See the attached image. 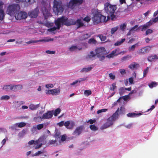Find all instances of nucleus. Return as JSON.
I'll return each mask as SVG.
<instances>
[{
    "instance_id": "obj_1",
    "label": "nucleus",
    "mask_w": 158,
    "mask_h": 158,
    "mask_svg": "<svg viewBox=\"0 0 158 158\" xmlns=\"http://www.w3.org/2000/svg\"><path fill=\"white\" fill-rule=\"evenodd\" d=\"M119 51V48H117L113 50L109 54L106 55V51L104 47L97 48L95 49L96 55L100 61L104 60L106 57L110 58L120 54L121 52Z\"/></svg>"
},
{
    "instance_id": "obj_2",
    "label": "nucleus",
    "mask_w": 158,
    "mask_h": 158,
    "mask_svg": "<svg viewBox=\"0 0 158 158\" xmlns=\"http://www.w3.org/2000/svg\"><path fill=\"white\" fill-rule=\"evenodd\" d=\"M55 23L57 27L58 30L60 29L61 25L69 26L74 25L75 23L72 19H69L67 17L64 16L58 18L55 21Z\"/></svg>"
},
{
    "instance_id": "obj_3",
    "label": "nucleus",
    "mask_w": 158,
    "mask_h": 158,
    "mask_svg": "<svg viewBox=\"0 0 158 158\" xmlns=\"http://www.w3.org/2000/svg\"><path fill=\"white\" fill-rule=\"evenodd\" d=\"M119 108H118L112 116L107 119L106 122L101 127V129L102 130L106 129L113 124L114 122L118 118L119 116Z\"/></svg>"
},
{
    "instance_id": "obj_4",
    "label": "nucleus",
    "mask_w": 158,
    "mask_h": 158,
    "mask_svg": "<svg viewBox=\"0 0 158 158\" xmlns=\"http://www.w3.org/2000/svg\"><path fill=\"white\" fill-rule=\"evenodd\" d=\"M20 6L18 4H12L9 5L6 11L7 13L10 16H14L19 12L20 9Z\"/></svg>"
},
{
    "instance_id": "obj_5",
    "label": "nucleus",
    "mask_w": 158,
    "mask_h": 158,
    "mask_svg": "<svg viewBox=\"0 0 158 158\" xmlns=\"http://www.w3.org/2000/svg\"><path fill=\"white\" fill-rule=\"evenodd\" d=\"M53 3V11L57 15H60L64 10V8L61 2L54 0Z\"/></svg>"
},
{
    "instance_id": "obj_6",
    "label": "nucleus",
    "mask_w": 158,
    "mask_h": 158,
    "mask_svg": "<svg viewBox=\"0 0 158 158\" xmlns=\"http://www.w3.org/2000/svg\"><path fill=\"white\" fill-rule=\"evenodd\" d=\"M93 22L95 24H98L100 22H106L107 19L106 16L102 15L100 12L96 13L92 18Z\"/></svg>"
},
{
    "instance_id": "obj_7",
    "label": "nucleus",
    "mask_w": 158,
    "mask_h": 158,
    "mask_svg": "<svg viewBox=\"0 0 158 158\" xmlns=\"http://www.w3.org/2000/svg\"><path fill=\"white\" fill-rule=\"evenodd\" d=\"M105 9L106 13L109 15L110 14L114 13L116 9V6L106 3L105 4Z\"/></svg>"
},
{
    "instance_id": "obj_8",
    "label": "nucleus",
    "mask_w": 158,
    "mask_h": 158,
    "mask_svg": "<svg viewBox=\"0 0 158 158\" xmlns=\"http://www.w3.org/2000/svg\"><path fill=\"white\" fill-rule=\"evenodd\" d=\"M153 45L148 46L144 47L142 48L137 51V52L139 55L144 54L149 52L151 49V48L153 47Z\"/></svg>"
},
{
    "instance_id": "obj_9",
    "label": "nucleus",
    "mask_w": 158,
    "mask_h": 158,
    "mask_svg": "<svg viewBox=\"0 0 158 158\" xmlns=\"http://www.w3.org/2000/svg\"><path fill=\"white\" fill-rule=\"evenodd\" d=\"M27 17V14L24 12L20 11L18 12L15 16L16 19L18 20H21L22 19H25Z\"/></svg>"
},
{
    "instance_id": "obj_10",
    "label": "nucleus",
    "mask_w": 158,
    "mask_h": 158,
    "mask_svg": "<svg viewBox=\"0 0 158 158\" xmlns=\"http://www.w3.org/2000/svg\"><path fill=\"white\" fill-rule=\"evenodd\" d=\"M53 39L48 38L47 39L40 40H31L27 42L26 43L27 44H33L39 42H47L50 41H53Z\"/></svg>"
},
{
    "instance_id": "obj_11",
    "label": "nucleus",
    "mask_w": 158,
    "mask_h": 158,
    "mask_svg": "<svg viewBox=\"0 0 158 158\" xmlns=\"http://www.w3.org/2000/svg\"><path fill=\"white\" fill-rule=\"evenodd\" d=\"M39 10L37 9H35L28 13V15L31 18H35L37 16Z\"/></svg>"
},
{
    "instance_id": "obj_12",
    "label": "nucleus",
    "mask_w": 158,
    "mask_h": 158,
    "mask_svg": "<svg viewBox=\"0 0 158 158\" xmlns=\"http://www.w3.org/2000/svg\"><path fill=\"white\" fill-rule=\"evenodd\" d=\"M83 128V127L82 126H81L77 127L73 132V134L74 135H79L81 133Z\"/></svg>"
},
{
    "instance_id": "obj_13",
    "label": "nucleus",
    "mask_w": 158,
    "mask_h": 158,
    "mask_svg": "<svg viewBox=\"0 0 158 158\" xmlns=\"http://www.w3.org/2000/svg\"><path fill=\"white\" fill-rule=\"evenodd\" d=\"M53 116V114L50 111H48L43 114L42 116L43 119H48L51 118Z\"/></svg>"
},
{
    "instance_id": "obj_14",
    "label": "nucleus",
    "mask_w": 158,
    "mask_h": 158,
    "mask_svg": "<svg viewBox=\"0 0 158 158\" xmlns=\"http://www.w3.org/2000/svg\"><path fill=\"white\" fill-rule=\"evenodd\" d=\"M72 20L75 23L74 25L77 24L78 28L83 26L84 25V23L82 22L81 19H78L76 21H75L73 19H72Z\"/></svg>"
},
{
    "instance_id": "obj_15",
    "label": "nucleus",
    "mask_w": 158,
    "mask_h": 158,
    "mask_svg": "<svg viewBox=\"0 0 158 158\" xmlns=\"http://www.w3.org/2000/svg\"><path fill=\"white\" fill-rule=\"evenodd\" d=\"M139 66V64L135 62H133L130 64L128 67L131 69L133 70L134 69H137Z\"/></svg>"
},
{
    "instance_id": "obj_16",
    "label": "nucleus",
    "mask_w": 158,
    "mask_h": 158,
    "mask_svg": "<svg viewBox=\"0 0 158 158\" xmlns=\"http://www.w3.org/2000/svg\"><path fill=\"white\" fill-rule=\"evenodd\" d=\"M158 59V55L157 56L156 55H152L148 56L147 58L148 60V61L152 62L154 61V59Z\"/></svg>"
},
{
    "instance_id": "obj_17",
    "label": "nucleus",
    "mask_w": 158,
    "mask_h": 158,
    "mask_svg": "<svg viewBox=\"0 0 158 158\" xmlns=\"http://www.w3.org/2000/svg\"><path fill=\"white\" fill-rule=\"evenodd\" d=\"M3 5L2 2L0 1V7ZM5 17L4 12L3 10L0 9V20H2Z\"/></svg>"
},
{
    "instance_id": "obj_18",
    "label": "nucleus",
    "mask_w": 158,
    "mask_h": 158,
    "mask_svg": "<svg viewBox=\"0 0 158 158\" xmlns=\"http://www.w3.org/2000/svg\"><path fill=\"white\" fill-rule=\"evenodd\" d=\"M42 12L45 18L48 17L50 14L46 7H43L42 8Z\"/></svg>"
},
{
    "instance_id": "obj_19",
    "label": "nucleus",
    "mask_w": 158,
    "mask_h": 158,
    "mask_svg": "<svg viewBox=\"0 0 158 158\" xmlns=\"http://www.w3.org/2000/svg\"><path fill=\"white\" fill-rule=\"evenodd\" d=\"M82 49L81 47H78L77 46L73 45L69 48V50L71 51H76L80 50Z\"/></svg>"
},
{
    "instance_id": "obj_20",
    "label": "nucleus",
    "mask_w": 158,
    "mask_h": 158,
    "mask_svg": "<svg viewBox=\"0 0 158 158\" xmlns=\"http://www.w3.org/2000/svg\"><path fill=\"white\" fill-rule=\"evenodd\" d=\"M75 6L76 5L75 4L73 0H71L69 2L67 6L68 8L73 9Z\"/></svg>"
},
{
    "instance_id": "obj_21",
    "label": "nucleus",
    "mask_w": 158,
    "mask_h": 158,
    "mask_svg": "<svg viewBox=\"0 0 158 158\" xmlns=\"http://www.w3.org/2000/svg\"><path fill=\"white\" fill-rule=\"evenodd\" d=\"M96 55V54H95L94 52L93 51H91L90 52V54L86 56V59L87 60L91 59L92 58L95 57Z\"/></svg>"
},
{
    "instance_id": "obj_22",
    "label": "nucleus",
    "mask_w": 158,
    "mask_h": 158,
    "mask_svg": "<svg viewBox=\"0 0 158 158\" xmlns=\"http://www.w3.org/2000/svg\"><path fill=\"white\" fill-rule=\"evenodd\" d=\"M39 106V104L34 105L33 104H30L29 106L30 109L32 110H36Z\"/></svg>"
},
{
    "instance_id": "obj_23",
    "label": "nucleus",
    "mask_w": 158,
    "mask_h": 158,
    "mask_svg": "<svg viewBox=\"0 0 158 158\" xmlns=\"http://www.w3.org/2000/svg\"><path fill=\"white\" fill-rule=\"evenodd\" d=\"M93 68L92 67H90L87 68H84L80 71L81 73L87 72L90 71Z\"/></svg>"
},
{
    "instance_id": "obj_24",
    "label": "nucleus",
    "mask_w": 158,
    "mask_h": 158,
    "mask_svg": "<svg viewBox=\"0 0 158 158\" xmlns=\"http://www.w3.org/2000/svg\"><path fill=\"white\" fill-rule=\"evenodd\" d=\"M125 40V38L122 39L121 40L118 41L117 42L115 43L114 44V45L115 46H118L120 45L122 43H123Z\"/></svg>"
},
{
    "instance_id": "obj_25",
    "label": "nucleus",
    "mask_w": 158,
    "mask_h": 158,
    "mask_svg": "<svg viewBox=\"0 0 158 158\" xmlns=\"http://www.w3.org/2000/svg\"><path fill=\"white\" fill-rule=\"evenodd\" d=\"M15 85H5L4 87H3V89L6 90H8V89H10L11 90H12L13 88V87Z\"/></svg>"
},
{
    "instance_id": "obj_26",
    "label": "nucleus",
    "mask_w": 158,
    "mask_h": 158,
    "mask_svg": "<svg viewBox=\"0 0 158 158\" xmlns=\"http://www.w3.org/2000/svg\"><path fill=\"white\" fill-rule=\"evenodd\" d=\"M90 36V34L87 33L81 36V39L82 40H85L89 38Z\"/></svg>"
},
{
    "instance_id": "obj_27",
    "label": "nucleus",
    "mask_w": 158,
    "mask_h": 158,
    "mask_svg": "<svg viewBox=\"0 0 158 158\" xmlns=\"http://www.w3.org/2000/svg\"><path fill=\"white\" fill-rule=\"evenodd\" d=\"M125 92V89L124 88L121 87L119 89V93L120 96L123 95Z\"/></svg>"
},
{
    "instance_id": "obj_28",
    "label": "nucleus",
    "mask_w": 158,
    "mask_h": 158,
    "mask_svg": "<svg viewBox=\"0 0 158 158\" xmlns=\"http://www.w3.org/2000/svg\"><path fill=\"white\" fill-rule=\"evenodd\" d=\"M42 119H43V118H42V116H37L34 117L33 119L35 122H40L41 121Z\"/></svg>"
},
{
    "instance_id": "obj_29",
    "label": "nucleus",
    "mask_w": 158,
    "mask_h": 158,
    "mask_svg": "<svg viewBox=\"0 0 158 158\" xmlns=\"http://www.w3.org/2000/svg\"><path fill=\"white\" fill-rule=\"evenodd\" d=\"M149 27V25H147L146 24H144L142 26H140L139 27H141V31H143L144 30H145L147 29Z\"/></svg>"
},
{
    "instance_id": "obj_30",
    "label": "nucleus",
    "mask_w": 158,
    "mask_h": 158,
    "mask_svg": "<svg viewBox=\"0 0 158 158\" xmlns=\"http://www.w3.org/2000/svg\"><path fill=\"white\" fill-rule=\"evenodd\" d=\"M73 1L76 5H81L83 2V0H73Z\"/></svg>"
},
{
    "instance_id": "obj_31",
    "label": "nucleus",
    "mask_w": 158,
    "mask_h": 158,
    "mask_svg": "<svg viewBox=\"0 0 158 158\" xmlns=\"http://www.w3.org/2000/svg\"><path fill=\"white\" fill-rule=\"evenodd\" d=\"M70 126L68 127L69 129H72L75 125V123L73 121H70Z\"/></svg>"
},
{
    "instance_id": "obj_32",
    "label": "nucleus",
    "mask_w": 158,
    "mask_h": 158,
    "mask_svg": "<svg viewBox=\"0 0 158 158\" xmlns=\"http://www.w3.org/2000/svg\"><path fill=\"white\" fill-rule=\"evenodd\" d=\"M60 112V108H57L55 110L54 113L53 114L55 116H57Z\"/></svg>"
},
{
    "instance_id": "obj_33",
    "label": "nucleus",
    "mask_w": 158,
    "mask_h": 158,
    "mask_svg": "<svg viewBox=\"0 0 158 158\" xmlns=\"http://www.w3.org/2000/svg\"><path fill=\"white\" fill-rule=\"evenodd\" d=\"M98 37L102 41H105L106 39V36L102 34L99 35Z\"/></svg>"
},
{
    "instance_id": "obj_34",
    "label": "nucleus",
    "mask_w": 158,
    "mask_h": 158,
    "mask_svg": "<svg viewBox=\"0 0 158 158\" xmlns=\"http://www.w3.org/2000/svg\"><path fill=\"white\" fill-rule=\"evenodd\" d=\"M16 125H18L19 127H24L26 125V123L24 122H21L19 123H17Z\"/></svg>"
},
{
    "instance_id": "obj_35",
    "label": "nucleus",
    "mask_w": 158,
    "mask_h": 158,
    "mask_svg": "<svg viewBox=\"0 0 158 158\" xmlns=\"http://www.w3.org/2000/svg\"><path fill=\"white\" fill-rule=\"evenodd\" d=\"M138 26L137 25H135L134 26L132 27L130 29V31H137L139 29V27H138Z\"/></svg>"
},
{
    "instance_id": "obj_36",
    "label": "nucleus",
    "mask_w": 158,
    "mask_h": 158,
    "mask_svg": "<svg viewBox=\"0 0 158 158\" xmlns=\"http://www.w3.org/2000/svg\"><path fill=\"white\" fill-rule=\"evenodd\" d=\"M10 99V97L8 95H3L0 98V100H7Z\"/></svg>"
},
{
    "instance_id": "obj_37",
    "label": "nucleus",
    "mask_w": 158,
    "mask_h": 158,
    "mask_svg": "<svg viewBox=\"0 0 158 158\" xmlns=\"http://www.w3.org/2000/svg\"><path fill=\"white\" fill-rule=\"evenodd\" d=\"M137 115L138 114L134 113H131L128 114H127V116L128 117H133L137 116Z\"/></svg>"
},
{
    "instance_id": "obj_38",
    "label": "nucleus",
    "mask_w": 158,
    "mask_h": 158,
    "mask_svg": "<svg viewBox=\"0 0 158 158\" xmlns=\"http://www.w3.org/2000/svg\"><path fill=\"white\" fill-rule=\"evenodd\" d=\"M116 83H114L111 84L112 87L110 88V89L111 90L114 91V89L116 88Z\"/></svg>"
},
{
    "instance_id": "obj_39",
    "label": "nucleus",
    "mask_w": 158,
    "mask_h": 158,
    "mask_svg": "<svg viewBox=\"0 0 158 158\" xmlns=\"http://www.w3.org/2000/svg\"><path fill=\"white\" fill-rule=\"evenodd\" d=\"M92 94V92L90 90H85L84 92V94L85 95L88 96L89 95L91 94Z\"/></svg>"
},
{
    "instance_id": "obj_40",
    "label": "nucleus",
    "mask_w": 158,
    "mask_h": 158,
    "mask_svg": "<svg viewBox=\"0 0 158 158\" xmlns=\"http://www.w3.org/2000/svg\"><path fill=\"white\" fill-rule=\"evenodd\" d=\"M96 41L94 38H91L89 40L88 43L89 44H95Z\"/></svg>"
},
{
    "instance_id": "obj_41",
    "label": "nucleus",
    "mask_w": 158,
    "mask_h": 158,
    "mask_svg": "<svg viewBox=\"0 0 158 158\" xmlns=\"http://www.w3.org/2000/svg\"><path fill=\"white\" fill-rule=\"evenodd\" d=\"M156 85V82H152L150 84H148V86L150 88H152L153 87H155Z\"/></svg>"
},
{
    "instance_id": "obj_42",
    "label": "nucleus",
    "mask_w": 158,
    "mask_h": 158,
    "mask_svg": "<svg viewBox=\"0 0 158 158\" xmlns=\"http://www.w3.org/2000/svg\"><path fill=\"white\" fill-rule=\"evenodd\" d=\"M89 127L90 129L92 130L95 131L98 130L97 127L94 125H90Z\"/></svg>"
},
{
    "instance_id": "obj_43",
    "label": "nucleus",
    "mask_w": 158,
    "mask_h": 158,
    "mask_svg": "<svg viewBox=\"0 0 158 158\" xmlns=\"http://www.w3.org/2000/svg\"><path fill=\"white\" fill-rule=\"evenodd\" d=\"M153 32L152 30L151 29H149L146 30L145 34L146 35H148L149 34L152 33Z\"/></svg>"
},
{
    "instance_id": "obj_44",
    "label": "nucleus",
    "mask_w": 158,
    "mask_h": 158,
    "mask_svg": "<svg viewBox=\"0 0 158 158\" xmlns=\"http://www.w3.org/2000/svg\"><path fill=\"white\" fill-rule=\"evenodd\" d=\"M118 27H115L112 28L111 30V33L112 34H114L118 30Z\"/></svg>"
},
{
    "instance_id": "obj_45",
    "label": "nucleus",
    "mask_w": 158,
    "mask_h": 158,
    "mask_svg": "<svg viewBox=\"0 0 158 158\" xmlns=\"http://www.w3.org/2000/svg\"><path fill=\"white\" fill-rule=\"evenodd\" d=\"M138 44V43H136L133 45H132V46H131V47H130L129 48V51H134L135 48L136 46Z\"/></svg>"
},
{
    "instance_id": "obj_46",
    "label": "nucleus",
    "mask_w": 158,
    "mask_h": 158,
    "mask_svg": "<svg viewBox=\"0 0 158 158\" xmlns=\"http://www.w3.org/2000/svg\"><path fill=\"white\" fill-rule=\"evenodd\" d=\"M44 125L43 124H40L36 126L37 129L38 130H40L44 127Z\"/></svg>"
},
{
    "instance_id": "obj_47",
    "label": "nucleus",
    "mask_w": 158,
    "mask_h": 158,
    "mask_svg": "<svg viewBox=\"0 0 158 158\" xmlns=\"http://www.w3.org/2000/svg\"><path fill=\"white\" fill-rule=\"evenodd\" d=\"M148 67H147L146 69L143 71V77H145L147 74L148 73Z\"/></svg>"
},
{
    "instance_id": "obj_48",
    "label": "nucleus",
    "mask_w": 158,
    "mask_h": 158,
    "mask_svg": "<svg viewBox=\"0 0 158 158\" xmlns=\"http://www.w3.org/2000/svg\"><path fill=\"white\" fill-rule=\"evenodd\" d=\"M90 18L88 16H87L83 19V20L87 23L89 22L90 20Z\"/></svg>"
},
{
    "instance_id": "obj_49",
    "label": "nucleus",
    "mask_w": 158,
    "mask_h": 158,
    "mask_svg": "<svg viewBox=\"0 0 158 158\" xmlns=\"http://www.w3.org/2000/svg\"><path fill=\"white\" fill-rule=\"evenodd\" d=\"M108 75L110 79H111L114 80L115 78V75L112 73H110Z\"/></svg>"
},
{
    "instance_id": "obj_50",
    "label": "nucleus",
    "mask_w": 158,
    "mask_h": 158,
    "mask_svg": "<svg viewBox=\"0 0 158 158\" xmlns=\"http://www.w3.org/2000/svg\"><path fill=\"white\" fill-rule=\"evenodd\" d=\"M131 56L129 55H127L126 56H125L124 57H123L121 58V60L123 61L126 60L128 58H131Z\"/></svg>"
},
{
    "instance_id": "obj_51",
    "label": "nucleus",
    "mask_w": 158,
    "mask_h": 158,
    "mask_svg": "<svg viewBox=\"0 0 158 158\" xmlns=\"http://www.w3.org/2000/svg\"><path fill=\"white\" fill-rule=\"evenodd\" d=\"M70 124V121H67L64 122V125L66 127V128L69 129L68 127Z\"/></svg>"
},
{
    "instance_id": "obj_52",
    "label": "nucleus",
    "mask_w": 158,
    "mask_h": 158,
    "mask_svg": "<svg viewBox=\"0 0 158 158\" xmlns=\"http://www.w3.org/2000/svg\"><path fill=\"white\" fill-rule=\"evenodd\" d=\"M108 110L106 109H102L101 110H99L97 111V113L98 114L103 112H105L107 111Z\"/></svg>"
},
{
    "instance_id": "obj_53",
    "label": "nucleus",
    "mask_w": 158,
    "mask_h": 158,
    "mask_svg": "<svg viewBox=\"0 0 158 158\" xmlns=\"http://www.w3.org/2000/svg\"><path fill=\"white\" fill-rule=\"evenodd\" d=\"M125 108L123 106H121L120 110V114H123L125 113Z\"/></svg>"
},
{
    "instance_id": "obj_54",
    "label": "nucleus",
    "mask_w": 158,
    "mask_h": 158,
    "mask_svg": "<svg viewBox=\"0 0 158 158\" xmlns=\"http://www.w3.org/2000/svg\"><path fill=\"white\" fill-rule=\"evenodd\" d=\"M56 29H57V27H53L51 28L48 29V31L49 32H52L55 31Z\"/></svg>"
},
{
    "instance_id": "obj_55",
    "label": "nucleus",
    "mask_w": 158,
    "mask_h": 158,
    "mask_svg": "<svg viewBox=\"0 0 158 158\" xmlns=\"http://www.w3.org/2000/svg\"><path fill=\"white\" fill-rule=\"evenodd\" d=\"M126 24L125 23H124L123 24H122L120 25V28L123 31L126 29Z\"/></svg>"
},
{
    "instance_id": "obj_56",
    "label": "nucleus",
    "mask_w": 158,
    "mask_h": 158,
    "mask_svg": "<svg viewBox=\"0 0 158 158\" xmlns=\"http://www.w3.org/2000/svg\"><path fill=\"white\" fill-rule=\"evenodd\" d=\"M47 93L49 94H51L52 95H55V92L54 89L48 90V91Z\"/></svg>"
},
{
    "instance_id": "obj_57",
    "label": "nucleus",
    "mask_w": 158,
    "mask_h": 158,
    "mask_svg": "<svg viewBox=\"0 0 158 158\" xmlns=\"http://www.w3.org/2000/svg\"><path fill=\"white\" fill-rule=\"evenodd\" d=\"M46 52L48 54H54L55 53V51H51L49 50H48L46 51Z\"/></svg>"
},
{
    "instance_id": "obj_58",
    "label": "nucleus",
    "mask_w": 158,
    "mask_h": 158,
    "mask_svg": "<svg viewBox=\"0 0 158 158\" xmlns=\"http://www.w3.org/2000/svg\"><path fill=\"white\" fill-rule=\"evenodd\" d=\"M54 90L55 93V95L58 94L60 92V89H54Z\"/></svg>"
},
{
    "instance_id": "obj_59",
    "label": "nucleus",
    "mask_w": 158,
    "mask_h": 158,
    "mask_svg": "<svg viewBox=\"0 0 158 158\" xmlns=\"http://www.w3.org/2000/svg\"><path fill=\"white\" fill-rule=\"evenodd\" d=\"M57 142V140H51L49 142V144L50 145H52V144H54L56 143Z\"/></svg>"
},
{
    "instance_id": "obj_60",
    "label": "nucleus",
    "mask_w": 158,
    "mask_h": 158,
    "mask_svg": "<svg viewBox=\"0 0 158 158\" xmlns=\"http://www.w3.org/2000/svg\"><path fill=\"white\" fill-rule=\"evenodd\" d=\"M119 72L122 75L126 73V72L124 69H122L119 70Z\"/></svg>"
},
{
    "instance_id": "obj_61",
    "label": "nucleus",
    "mask_w": 158,
    "mask_h": 158,
    "mask_svg": "<svg viewBox=\"0 0 158 158\" xmlns=\"http://www.w3.org/2000/svg\"><path fill=\"white\" fill-rule=\"evenodd\" d=\"M34 142L35 141L34 140H31L28 142V143L29 145H32L33 143H34L35 144H36L38 143L37 142H36L35 143H34Z\"/></svg>"
},
{
    "instance_id": "obj_62",
    "label": "nucleus",
    "mask_w": 158,
    "mask_h": 158,
    "mask_svg": "<svg viewBox=\"0 0 158 158\" xmlns=\"http://www.w3.org/2000/svg\"><path fill=\"white\" fill-rule=\"evenodd\" d=\"M43 153V152H42L41 151H38L35 153L34 154V156H38L40 154H42Z\"/></svg>"
},
{
    "instance_id": "obj_63",
    "label": "nucleus",
    "mask_w": 158,
    "mask_h": 158,
    "mask_svg": "<svg viewBox=\"0 0 158 158\" xmlns=\"http://www.w3.org/2000/svg\"><path fill=\"white\" fill-rule=\"evenodd\" d=\"M35 2V0H26L25 2L28 3L29 4H31Z\"/></svg>"
},
{
    "instance_id": "obj_64",
    "label": "nucleus",
    "mask_w": 158,
    "mask_h": 158,
    "mask_svg": "<svg viewBox=\"0 0 158 158\" xmlns=\"http://www.w3.org/2000/svg\"><path fill=\"white\" fill-rule=\"evenodd\" d=\"M64 121H61L60 122L58 123V125L60 126V127H62L63 125H64Z\"/></svg>"
}]
</instances>
